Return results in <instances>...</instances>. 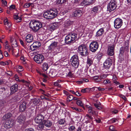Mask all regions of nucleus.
Instances as JSON below:
<instances>
[{"instance_id": "f257e3e1", "label": "nucleus", "mask_w": 131, "mask_h": 131, "mask_svg": "<svg viewBox=\"0 0 131 131\" xmlns=\"http://www.w3.org/2000/svg\"><path fill=\"white\" fill-rule=\"evenodd\" d=\"M58 12L55 9H50L45 12L43 14L44 17L47 19H52L56 17L57 15Z\"/></svg>"}, {"instance_id": "f03ea898", "label": "nucleus", "mask_w": 131, "mask_h": 131, "mask_svg": "<svg viewBox=\"0 0 131 131\" xmlns=\"http://www.w3.org/2000/svg\"><path fill=\"white\" fill-rule=\"evenodd\" d=\"M58 42L57 41L52 42L48 47V51L53 55H55L59 52L58 49Z\"/></svg>"}, {"instance_id": "7ed1b4c3", "label": "nucleus", "mask_w": 131, "mask_h": 131, "mask_svg": "<svg viewBox=\"0 0 131 131\" xmlns=\"http://www.w3.org/2000/svg\"><path fill=\"white\" fill-rule=\"evenodd\" d=\"M77 34L76 33L72 32L69 33L65 39V43L66 44H70L73 43L77 39Z\"/></svg>"}, {"instance_id": "20e7f679", "label": "nucleus", "mask_w": 131, "mask_h": 131, "mask_svg": "<svg viewBox=\"0 0 131 131\" xmlns=\"http://www.w3.org/2000/svg\"><path fill=\"white\" fill-rule=\"evenodd\" d=\"M30 26L33 30L35 31H37L42 27V25L40 21L33 20L30 22Z\"/></svg>"}, {"instance_id": "39448f33", "label": "nucleus", "mask_w": 131, "mask_h": 131, "mask_svg": "<svg viewBox=\"0 0 131 131\" xmlns=\"http://www.w3.org/2000/svg\"><path fill=\"white\" fill-rule=\"evenodd\" d=\"M52 125V122L50 120L48 119L44 120L42 123L38 124L37 127V128L39 130L43 129L44 127V126L47 127H50Z\"/></svg>"}, {"instance_id": "423d86ee", "label": "nucleus", "mask_w": 131, "mask_h": 131, "mask_svg": "<svg viewBox=\"0 0 131 131\" xmlns=\"http://www.w3.org/2000/svg\"><path fill=\"white\" fill-rule=\"evenodd\" d=\"M78 51L82 56H85L88 54L87 48L84 45H81L79 47Z\"/></svg>"}, {"instance_id": "0eeeda50", "label": "nucleus", "mask_w": 131, "mask_h": 131, "mask_svg": "<svg viewBox=\"0 0 131 131\" xmlns=\"http://www.w3.org/2000/svg\"><path fill=\"white\" fill-rule=\"evenodd\" d=\"M117 7V2L116 0H111L108 5L107 8L108 11L111 12L115 9Z\"/></svg>"}, {"instance_id": "6e6552de", "label": "nucleus", "mask_w": 131, "mask_h": 131, "mask_svg": "<svg viewBox=\"0 0 131 131\" xmlns=\"http://www.w3.org/2000/svg\"><path fill=\"white\" fill-rule=\"evenodd\" d=\"M71 64L74 68H76L78 66L79 64L78 56L77 55H73L70 60Z\"/></svg>"}, {"instance_id": "1a4fd4ad", "label": "nucleus", "mask_w": 131, "mask_h": 131, "mask_svg": "<svg viewBox=\"0 0 131 131\" xmlns=\"http://www.w3.org/2000/svg\"><path fill=\"white\" fill-rule=\"evenodd\" d=\"M45 118V116L41 114H39L36 116L34 121L36 123L39 124L42 123Z\"/></svg>"}, {"instance_id": "9d476101", "label": "nucleus", "mask_w": 131, "mask_h": 131, "mask_svg": "<svg viewBox=\"0 0 131 131\" xmlns=\"http://www.w3.org/2000/svg\"><path fill=\"white\" fill-rule=\"evenodd\" d=\"M34 59L35 61L37 63L41 64L43 62L44 58L42 54H38L35 55Z\"/></svg>"}, {"instance_id": "9b49d317", "label": "nucleus", "mask_w": 131, "mask_h": 131, "mask_svg": "<svg viewBox=\"0 0 131 131\" xmlns=\"http://www.w3.org/2000/svg\"><path fill=\"white\" fill-rule=\"evenodd\" d=\"M99 46L98 43L96 41H93L90 44L89 47L90 50L92 52H94L98 49Z\"/></svg>"}, {"instance_id": "f8f14e48", "label": "nucleus", "mask_w": 131, "mask_h": 131, "mask_svg": "<svg viewBox=\"0 0 131 131\" xmlns=\"http://www.w3.org/2000/svg\"><path fill=\"white\" fill-rule=\"evenodd\" d=\"M114 27L116 29H118L120 28L123 24L122 20L119 18H117L114 20Z\"/></svg>"}, {"instance_id": "ddd939ff", "label": "nucleus", "mask_w": 131, "mask_h": 131, "mask_svg": "<svg viewBox=\"0 0 131 131\" xmlns=\"http://www.w3.org/2000/svg\"><path fill=\"white\" fill-rule=\"evenodd\" d=\"M101 9L100 6L99 5L94 7L91 9V14L93 16H95Z\"/></svg>"}, {"instance_id": "4468645a", "label": "nucleus", "mask_w": 131, "mask_h": 131, "mask_svg": "<svg viewBox=\"0 0 131 131\" xmlns=\"http://www.w3.org/2000/svg\"><path fill=\"white\" fill-rule=\"evenodd\" d=\"M41 46V44L39 42H34L33 44L30 46V48L31 51H33L38 49Z\"/></svg>"}, {"instance_id": "2eb2a0df", "label": "nucleus", "mask_w": 131, "mask_h": 131, "mask_svg": "<svg viewBox=\"0 0 131 131\" xmlns=\"http://www.w3.org/2000/svg\"><path fill=\"white\" fill-rule=\"evenodd\" d=\"M112 60L110 58L107 59L103 63L104 67L105 69H108L112 64Z\"/></svg>"}, {"instance_id": "dca6fc26", "label": "nucleus", "mask_w": 131, "mask_h": 131, "mask_svg": "<svg viewBox=\"0 0 131 131\" xmlns=\"http://www.w3.org/2000/svg\"><path fill=\"white\" fill-rule=\"evenodd\" d=\"M26 120V117L23 114H20L17 118V122L20 124H23Z\"/></svg>"}, {"instance_id": "f3484780", "label": "nucleus", "mask_w": 131, "mask_h": 131, "mask_svg": "<svg viewBox=\"0 0 131 131\" xmlns=\"http://www.w3.org/2000/svg\"><path fill=\"white\" fill-rule=\"evenodd\" d=\"M11 45L13 47H15L17 46V44L16 40L15 39L14 36H10V37Z\"/></svg>"}, {"instance_id": "a211bd4d", "label": "nucleus", "mask_w": 131, "mask_h": 131, "mask_svg": "<svg viewBox=\"0 0 131 131\" xmlns=\"http://www.w3.org/2000/svg\"><path fill=\"white\" fill-rule=\"evenodd\" d=\"M13 124L14 123L13 121L8 120L6 122L4 125V126L5 128H8L12 127Z\"/></svg>"}, {"instance_id": "6ab92c4d", "label": "nucleus", "mask_w": 131, "mask_h": 131, "mask_svg": "<svg viewBox=\"0 0 131 131\" xmlns=\"http://www.w3.org/2000/svg\"><path fill=\"white\" fill-rule=\"evenodd\" d=\"M107 53L110 56H112L114 54V46H109L107 50Z\"/></svg>"}, {"instance_id": "aec40b11", "label": "nucleus", "mask_w": 131, "mask_h": 131, "mask_svg": "<svg viewBox=\"0 0 131 131\" xmlns=\"http://www.w3.org/2000/svg\"><path fill=\"white\" fill-rule=\"evenodd\" d=\"M82 14V12L79 9H77L74 11L73 13L72 16L75 17H80Z\"/></svg>"}, {"instance_id": "412c9836", "label": "nucleus", "mask_w": 131, "mask_h": 131, "mask_svg": "<svg viewBox=\"0 0 131 131\" xmlns=\"http://www.w3.org/2000/svg\"><path fill=\"white\" fill-rule=\"evenodd\" d=\"M86 106L89 113H91L93 115H97V112L93 110L91 106L89 105H86Z\"/></svg>"}, {"instance_id": "4be33fe9", "label": "nucleus", "mask_w": 131, "mask_h": 131, "mask_svg": "<svg viewBox=\"0 0 131 131\" xmlns=\"http://www.w3.org/2000/svg\"><path fill=\"white\" fill-rule=\"evenodd\" d=\"M34 37L31 34L27 35L26 37V40L28 43H30L33 41Z\"/></svg>"}, {"instance_id": "5701e85b", "label": "nucleus", "mask_w": 131, "mask_h": 131, "mask_svg": "<svg viewBox=\"0 0 131 131\" xmlns=\"http://www.w3.org/2000/svg\"><path fill=\"white\" fill-rule=\"evenodd\" d=\"M18 89V85L15 84L10 88L11 94H12L17 91Z\"/></svg>"}, {"instance_id": "b1692460", "label": "nucleus", "mask_w": 131, "mask_h": 131, "mask_svg": "<svg viewBox=\"0 0 131 131\" xmlns=\"http://www.w3.org/2000/svg\"><path fill=\"white\" fill-rule=\"evenodd\" d=\"M49 74L50 77H53L56 76L57 74V73L55 70L51 69L49 71Z\"/></svg>"}, {"instance_id": "393cba45", "label": "nucleus", "mask_w": 131, "mask_h": 131, "mask_svg": "<svg viewBox=\"0 0 131 131\" xmlns=\"http://www.w3.org/2000/svg\"><path fill=\"white\" fill-rule=\"evenodd\" d=\"M26 103L25 102H23L20 105L19 110L20 112H22L25 110L26 107Z\"/></svg>"}, {"instance_id": "a878e982", "label": "nucleus", "mask_w": 131, "mask_h": 131, "mask_svg": "<svg viewBox=\"0 0 131 131\" xmlns=\"http://www.w3.org/2000/svg\"><path fill=\"white\" fill-rule=\"evenodd\" d=\"M94 0H83V3L85 5H89L93 3Z\"/></svg>"}, {"instance_id": "bb28decb", "label": "nucleus", "mask_w": 131, "mask_h": 131, "mask_svg": "<svg viewBox=\"0 0 131 131\" xmlns=\"http://www.w3.org/2000/svg\"><path fill=\"white\" fill-rule=\"evenodd\" d=\"M104 32L103 28H101L97 32L96 36H101Z\"/></svg>"}, {"instance_id": "cd10ccee", "label": "nucleus", "mask_w": 131, "mask_h": 131, "mask_svg": "<svg viewBox=\"0 0 131 131\" xmlns=\"http://www.w3.org/2000/svg\"><path fill=\"white\" fill-rule=\"evenodd\" d=\"M124 47H122L120 48L119 50V58H120V57H121V58L122 56H123L124 52Z\"/></svg>"}, {"instance_id": "c85d7f7f", "label": "nucleus", "mask_w": 131, "mask_h": 131, "mask_svg": "<svg viewBox=\"0 0 131 131\" xmlns=\"http://www.w3.org/2000/svg\"><path fill=\"white\" fill-rule=\"evenodd\" d=\"M4 24L6 25L8 28H10L11 26V23L10 22H9L7 18H6L4 20Z\"/></svg>"}, {"instance_id": "c756f323", "label": "nucleus", "mask_w": 131, "mask_h": 131, "mask_svg": "<svg viewBox=\"0 0 131 131\" xmlns=\"http://www.w3.org/2000/svg\"><path fill=\"white\" fill-rule=\"evenodd\" d=\"M42 68L43 71H46L49 68L48 64L46 62H44L42 64Z\"/></svg>"}, {"instance_id": "7c9ffc66", "label": "nucleus", "mask_w": 131, "mask_h": 131, "mask_svg": "<svg viewBox=\"0 0 131 131\" xmlns=\"http://www.w3.org/2000/svg\"><path fill=\"white\" fill-rule=\"evenodd\" d=\"M12 52L13 54L16 56H19V54L18 52V49H17L15 50L14 48H12Z\"/></svg>"}, {"instance_id": "2f4dec72", "label": "nucleus", "mask_w": 131, "mask_h": 131, "mask_svg": "<svg viewBox=\"0 0 131 131\" xmlns=\"http://www.w3.org/2000/svg\"><path fill=\"white\" fill-rule=\"evenodd\" d=\"M39 100L38 99L34 98L31 100L30 102L33 103L34 105H36L39 102Z\"/></svg>"}, {"instance_id": "473e14b6", "label": "nucleus", "mask_w": 131, "mask_h": 131, "mask_svg": "<svg viewBox=\"0 0 131 131\" xmlns=\"http://www.w3.org/2000/svg\"><path fill=\"white\" fill-rule=\"evenodd\" d=\"M12 116V114L10 113H8L4 115L3 117V119L6 120L7 119L10 117Z\"/></svg>"}, {"instance_id": "72a5a7b5", "label": "nucleus", "mask_w": 131, "mask_h": 131, "mask_svg": "<svg viewBox=\"0 0 131 131\" xmlns=\"http://www.w3.org/2000/svg\"><path fill=\"white\" fill-rule=\"evenodd\" d=\"M118 121L117 119L116 118H113L110 120H109L108 122V123L109 124L112 123H114Z\"/></svg>"}, {"instance_id": "f704fd0d", "label": "nucleus", "mask_w": 131, "mask_h": 131, "mask_svg": "<svg viewBox=\"0 0 131 131\" xmlns=\"http://www.w3.org/2000/svg\"><path fill=\"white\" fill-rule=\"evenodd\" d=\"M65 120L63 119H59L57 123L60 125H63L65 123Z\"/></svg>"}, {"instance_id": "c9c22d12", "label": "nucleus", "mask_w": 131, "mask_h": 131, "mask_svg": "<svg viewBox=\"0 0 131 131\" xmlns=\"http://www.w3.org/2000/svg\"><path fill=\"white\" fill-rule=\"evenodd\" d=\"M93 78L96 82H98L101 81V80L98 76H95L93 77Z\"/></svg>"}, {"instance_id": "e433bc0d", "label": "nucleus", "mask_w": 131, "mask_h": 131, "mask_svg": "<svg viewBox=\"0 0 131 131\" xmlns=\"http://www.w3.org/2000/svg\"><path fill=\"white\" fill-rule=\"evenodd\" d=\"M14 18L15 20H17V22L20 21V20L21 19V18L20 17H19L18 15H14Z\"/></svg>"}, {"instance_id": "4c0bfd02", "label": "nucleus", "mask_w": 131, "mask_h": 131, "mask_svg": "<svg viewBox=\"0 0 131 131\" xmlns=\"http://www.w3.org/2000/svg\"><path fill=\"white\" fill-rule=\"evenodd\" d=\"M67 101L69 102L73 99V97L72 95L70 94L69 95H68V96L67 97Z\"/></svg>"}, {"instance_id": "58836bf2", "label": "nucleus", "mask_w": 131, "mask_h": 131, "mask_svg": "<svg viewBox=\"0 0 131 131\" xmlns=\"http://www.w3.org/2000/svg\"><path fill=\"white\" fill-rule=\"evenodd\" d=\"M127 8L129 9H131V0H127Z\"/></svg>"}, {"instance_id": "ea45409f", "label": "nucleus", "mask_w": 131, "mask_h": 131, "mask_svg": "<svg viewBox=\"0 0 131 131\" xmlns=\"http://www.w3.org/2000/svg\"><path fill=\"white\" fill-rule=\"evenodd\" d=\"M107 75H108L107 74H101L99 77L101 79V80H102L103 79L106 78Z\"/></svg>"}, {"instance_id": "a19ab883", "label": "nucleus", "mask_w": 131, "mask_h": 131, "mask_svg": "<svg viewBox=\"0 0 131 131\" xmlns=\"http://www.w3.org/2000/svg\"><path fill=\"white\" fill-rule=\"evenodd\" d=\"M68 129L69 131H75V127L74 126L72 125L69 126Z\"/></svg>"}, {"instance_id": "79ce46f5", "label": "nucleus", "mask_w": 131, "mask_h": 131, "mask_svg": "<svg viewBox=\"0 0 131 131\" xmlns=\"http://www.w3.org/2000/svg\"><path fill=\"white\" fill-rule=\"evenodd\" d=\"M77 104L80 106L83 107V103L80 100H78L77 102Z\"/></svg>"}, {"instance_id": "37998d69", "label": "nucleus", "mask_w": 131, "mask_h": 131, "mask_svg": "<svg viewBox=\"0 0 131 131\" xmlns=\"http://www.w3.org/2000/svg\"><path fill=\"white\" fill-rule=\"evenodd\" d=\"M97 102L96 103H94V105L99 110H101L102 108V107L100 106L99 105V104H100V103L99 102V104H97Z\"/></svg>"}, {"instance_id": "c03bdc74", "label": "nucleus", "mask_w": 131, "mask_h": 131, "mask_svg": "<svg viewBox=\"0 0 131 131\" xmlns=\"http://www.w3.org/2000/svg\"><path fill=\"white\" fill-rule=\"evenodd\" d=\"M88 88H86L84 89H82L81 90V91L82 93H85L86 92H89V89Z\"/></svg>"}, {"instance_id": "a18cd8bd", "label": "nucleus", "mask_w": 131, "mask_h": 131, "mask_svg": "<svg viewBox=\"0 0 131 131\" xmlns=\"http://www.w3.org/2000/svg\"><path fill=\"white\" fill-rule=\"evenodd\" d=\"M87 70L86 69H85L84 71L82 73L83 75L82 76L85 77H86L89 75L87 73Z\"/></svg>"}, {"instance_id": "49530a36", "label": "nucleus", "mask_w": 131, "mask_h": 131, "mask_svg": "<svg viewBox=\"0 0 131 131\" xmlns=\"http://www.w3.org/2000/svg\"><path fill=\"white\" fill-rule=\"evenodd\" d=\"M17 68L18 71H22L24 70L23 67L21 66H18L17 67Z\"/></svg>"}, {"instance_id": "de8ad7c7", "label": "nucleus", "mask_w": 131, "mask_h": 131, "mask_svg": "<svg viewBox=\"0 0 131 131\" xmlns=\"http://www.w3.org/2000/svg\"><path fill=\"white\" fill-rule=\"evenodd\" d=\"M39 91L42 94L46 96H49V94H48V95H47L45 94L46 93V91H45V90H42V89H40Z\"/></svg>"}, {"instance_id": "09e8293b", "label": "nucleus", "mask_w": 131, "mask_h": 131, "mask_svg": "<svg viewBox=\"0 0 131 131\" xmlns=\"http://www.w3.org/2000/svg\"><path fill=\"white\" fill-rule=\"evenodd\" d=\"M67 76L68 77H69L70 78L73 77L74 76L73 73H72V72H69L68 73Z\"/></svg>"}, {"instance_id": "8fccbe9b", "label": "nucleus", "mask_w": 131, "mask_h": 131, "mask_svg": "<svg viewBox=\"0 0 131 131\" xmlns=\"http://www.w3.org/2000/svg\"><path fill=\"white\" fill-rule=\"evenodd\" d=\"M110 131H115V127L113 126H111L109 127Z\"/></svg>"}, {"instance_id": "3c124183", "label": "nucleus", "mask_w": 131, "mask_h": 131, "mask_svg": "<svg viewBox=\"0 0 131 131\" xmlns=\"http://www.w3.org/2000/svg\"><path fill=\"white\" fill-rule=\"evenodd\" d=\"M119 96L122 99L124 100L125 101L126 100V98L124 95L122 94H119Z\"/></svg>"}, {"instance_id": "603ef678", "label": "nucleus", "mask_w": 131, "mask_h": 131, "mask_svg": "<svg viewBox=\"0 0 131 131\" xmlns=\"http://www.w3.org/2000/svg\"><path fill=\"white\" fill-rule=\"evenodd\" d=\"M54 85L57 86L59 88L61 87V85L59 84L57 81H56L54 82Z\"/></svg>"}, {"instance_id": "864d4df0", "label": "nucleus", "mask_w": 131, "mask_h": 131, "mask_svg": "<svg viewBox=\"0 0 131 131\" xmlns=\"http://www.w3.org/2000/svg\"><path fill=\"white\" fill-rule=\"evenodd\" d=\"M85 117H86L87 119L88 120L91 119L93 118L92 116L88 114H87L86 115Z\"/></svg>"}, {"instance_id": "5fc2aeb1", "label": "nucleus", "mask_w": 131, "mask_h": 131, "mask_svg": "<svg viewBox=\"0 0 131 131\" xmlns=\"http://www.w3.org/2000/svg\"><path fill=\"white\" fill-rule=\"evenodd\" d=\"M15 6L13 5H12L10 6L9 9L10 10H12L15 9Z\"/></svg>"}, {"instance_id": "6e6d98bb", "label": "nucleus", "mask_w": 131, "mask_h": 131, "mask_svg": "<svg viewBox=\"0 0 131 131\" xmlns=\"http://www.w3.org/2000/svg\"><path fill=\"white\" fill-rule=\"evenodd\" d=\"M63 92L64 94L67 97L68 96V95H69L70 94L69 92L67 91L64 90H63Z\"/></svg>"}, {"instance_id": "4d7b16f0", "label": "nucleus", "mask_w": 131, "mask_h": 131, "mask_svg": "<svg viewBox=\"0 0 131 131\" xmlns=\"http://www.w3.org/2000/svg\"><path fill=\"white\" fill-rule=\"evenodd\" d=\"M111 81L108 79H106L104 80L103 81V83L105 84H107V83H110Z\"/></svg>"}, {"instance_id": "13d9d810", "label": "nucleus", "mask_w": 131, "mask_h": 131, "mask_svg": "<svg viewBox=\"0 0 131 131\" xmlns=\"http://www.w3.org/2000/svg\"><path fill=\"white\" fill-rule=\"evenodd\" d=\"M87 63L88 64H89V65L90 66L92 63V60L90 59H88L87 60Z\"/></svg>"}, {"instance_id": "bf43d9fd", "label": "nucleus", "mask_w": 131, "mask_h": 131, "mask_svg": "<svg viewBox=\"0 0 131 131\" xmlns=\"http://www.w3.org/2000/svg\"><path fill=\"white\" fill-rule=\"evenodd\" d=\"M97 87H94L92 88H89L88 89H89V92H90V91L91 90L92 91H93L96 90Z\"/></svg>"}, {"instance_id": "052dcab7", "label": "nucleus", "mask_w": 131, "mask_h": 131, "mask_svg": "<svg viewBox=\"0 0 131 131\" xmlns=\"http://www.w3.org/2000/svg\"><path fill=\"white\" fill-rule=\"evenodd\" d=\"M101 95V93L99 92H97L95 94V96L96 98H98Z\"/></svg>"}, {"instance_id": "680f3d73", "label": "nucleus", "mask_w": 131, "mask_h": 131, "mask_svg": "<svg viewBox=\"0 0 131 131\" xmlns=\"http://www.w3.org/2000/svg\"><path fill=\"white\" fill-rule=\"evenodd\" d=\"M5 48L8 49V51L9 52L11 50L10 47L8 45H5Z\"/></svg>"}, {"instance_id": "e2e57ef3", "label": "nucleus", "mask_w": 131, "mask_h": 131, "mask_svg": "<svg viewBox=\"0 0 131 131\" xmlns=\"http://www.w3.org/2000/svg\"><path fill=\"white\" fill-rule=\"evenodd\" d=\"M65 25L66 27H68V26H69L71 24L70 21H67L65 23Z\"/></svg>"}, {"instance_id": "0e129e2a", "label": "nucleus", "mask_w": 131, "mask_h": 131, "mask_svg": "<svg viewBox=\"0 0 131 131\" xmlns=\"http://www.w3.org/2000/svg\"><path fill=\"white\" fill-rule=\"evenodd\" d=\"M20 59L23 61V63L24 64L25 63V61L26 60V58L24 56H21L20 57Z\"/></svg>"}, {"instance_id": "69168bd1", "label": "nucleus", "mask_w": 131, "mask_h": 131, "mask_svg": "<svg viewBox=\"0 0 131 131\" xmlns=\"http://www.w3.org/2000/svg\"><path fill=\"white\" fill-rule=\"evenodd\" d=\"M74 94L78 96H80L81 95V93L78 91H77L76 92H75V94Z\"/></svg>"}, {"instance_id": "338daca9", "label": "nucleus", "mask_w": 131, "mask_h": 131, "mask_svg": "<svg viewBox=\"0 0 131 131\" xmlns=\"http://www.w3.org/2000/svg\"><path fill=\"white\" fill-rule=\"evenodd\" d=\"M25 131H34V130L32 128H30L26 129Z\"/></svg>"}, {"instance_id": "774afa93", "label": "nucleus", "mask_w": 131, "mask_h": 131, "mask_svg": "<svg viewBox=\"0 0 131 131\" xmlns=\"http://www.w3.org/2000/svg\"><path fill=\"white\" fill-rule=\"evenodd\" d=\"M58 24V23L56 22L54 23L53 24V25L54 26V27H55V28H56L58 27L59 25Z\"/></svg>"}]
</instances>
